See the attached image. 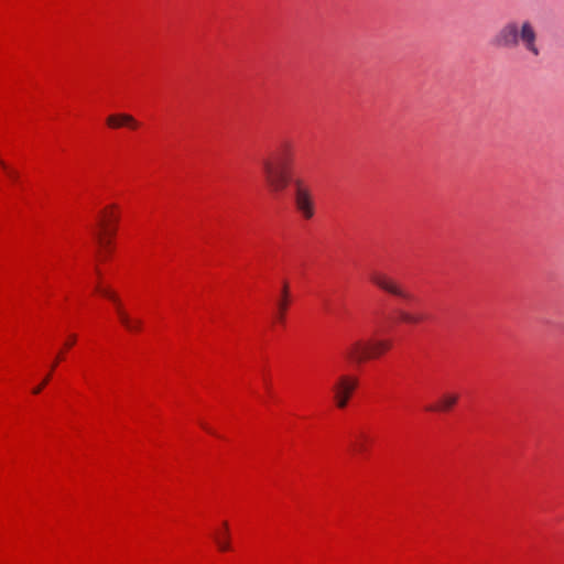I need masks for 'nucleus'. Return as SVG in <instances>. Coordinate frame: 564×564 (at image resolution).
Returning <instances> with one entry per match:
<instances>
[{
  "label": "nucleus",
  "instance_id": "19",
  "mask_svg": "<svg viewBox=\"0 0 564 564\" xmlns=\"http://www.w3.org/2000/svg\"><path fill=\"white\" fill-rule=\"evenodd\" d=\"M109 252H110V248L109 249H100V257L102 259H106L107 256L109 254Z\"/></svg>",
  "mask_w": 564,
  "mask_h": 564
},
{
  "label": "nucleus",
  "instance_id": "1",
  "mask_svg": "<svg viewBox=\"0 0 564 564\" xmlns=\"http://www.w3.org/2000/svg\"><path fill=\"white\" fill-rule=\"evenodd\" d=\"M491 45L499 50L521 47L534 58L541 55L536 26L528 19L509 20L502 24L492 36Z\"/></svg>",
  "mask_w": 564,
  "mask_h": 564
},
{
  "label": "nucleus",
  "instance_id": "5",
  "mask_svg": "<svg viewBox=\"0 0 564 564\" xmlns=\"http://www.w3.org/2000/svg\"><path fill=\"white\" fill-rule=\"evenodd\" d=\"M357 387L358 379L356 377L340 375L332 387L336 406L339 409L346 408Z\"/></svg>",
  "mask_w": 564,
  "mask_h": 564
},
{
  "label": "nucleus",
  "instance_id": "3",
  "mask_svg": "<svg viewBox=\"0 0 564 564\" xmlns=\"http://www.w3.org/2000/svg\"><path fill=\"white\" fill-rule=\"evenodd\" d=\"M294 189V206L296 212L305 220H310L315 215V200L312 188L303 178L292 181Z\"/></svg>",
  "mask_w": 564,
  "mask_h": 564
},
{
  "label": "nucleus",
  "instance_id": "9",
  "mask_svg": "<svg viewBox=\"0 0 564 564\" xmlns=\"http://www.w3.org/2000/svg\"><path fill=\"white\" fill-rule=\"evenodd\" d=\"M107 124L110 128H120L122 126H128L132 129L138 128V121L130 115L127 113H118L111 115L107 118Z\"/></svg>",
  "mask_w": 564,
  "mask_h": 564
},
{
  "label": "nucleus",
  "instance_id": "8",
  "mask_svg": "<svg viewBox=\"0 0 564 564\" xmlns=\"http://www.w3.org/2000/svg\"><path fill=\"white\" fill-rule=\"evenodd\" d=\"M458 398L459 397L456 393H452V392L444 393L440 398L438 402L436 404L429 405L426 408V411L447 412V411L452 410L453 406L457 403Z\"/></svg>",
  "mask_w": 564,
  "mask_h": 564
},
{
  "label": "nucleus",
  "instance_id": "17",
  "mask_svg": "<svg viewBox=\"0 0 564 564\" xmlns=\"http://www.w3.org/2000/svg\"><path fill=\"white\" fill-rule=\"evenodd\" d=\"M117 219H118V217L115 214H112V213L108 214L105 212V219H102L101 221H106L108 225H110V223H112V221L115 223V221H117Z\"/></svg>",
  "mask_w": 564,
  "mask_h": 564
},
{
  "label": "nucleus",
  "instance_id": "10",
  "mask_svg": "<svg viewBox=\"0 0 564 564\" xmlns=\"http://www.w3.org/2000/svg\"><path fill=\"white\" fill-rule=\"evenodd\" d=\"M288 306H289V284H288V282H284L282 290H281V296L276 303V308H278L276 318L281 323L284 322Z\"/></svg>",
  "mask_w": 564,
  "mask_h": 564
},
{
  "label": "nucleus",
  "instance_id": "18",
  "mask_svg": "<svg viewBox=\"0 0 564 564\" xmlns=\"http://www.w3.org/2000/svg\"><path fill=\"white\" fill-rule=\"evenodd\" d=\"M75 341H76V336L70 335L68 343H66V347H72L75 344Z\"/></svg>",
  "mask_w": 564,
  "mask_h": 564
},
{
  "label": "nucleus",
  "instance_id": "20",
  "mask_svg": "<svg viewBox=\"0 0 564 564\" xmlns=\"http://www.w3.org/2000/svg\"><path fill=\"white\" fill-rule=\"evenodd\" d=\"M42 389H43V384H39L36 388L33 389V393L37 394L42 391Z\"/></svg>",
  "mask_w": 564,
  "mask_h": 564
},
{
  "label": "nucleus",
  "instance_id": "11",
  "mask_svg": "<svg viewBox=\"0 0 564 564\" xmlns=\"http://www.w3.org/2000/svg\"><path fill=\"white\" fill-rule=\"evenodd\" d=\"M370 347V359L377 358L391 348V341L387 339L368 340Z\"/></svg>",
  "mask_w": 564,
  "mask_h": 564
},
{
  "label": "nucleus",
  "instance_id": "15",
  "mask_svg": "<svg viewBox=\"0 0 564 564\" xmlns=\"http://www.w3.org/2000/svg\"><path fill=\"white\" fill-rule=\"evenodd\" d=\"M99 226H100V229L98 231H101L104 234V236H106V235L111 236L115 234V228H111L110 225H108L106 221H100Z\"/></svg>",
  "mask_w": 564,
  "mask_h": 564
},
{
  "label": "nucleus",
  "instance_id": "22",
  "mask_svg": "<svg viewBox=\"0 0 564 564\" xmlns=\"http://www.w3.org/2000/svg\"><path fill=\"white\" fill-rule=\"evenodd\" d=\"M356 448H357L358 451H364V449H365V446H364L362 444H360V445H357V446H356Z\"/></svg>",
  "mask_w": 564,
  "mask_h": 564
},
{
  "label": "nucleus",
  "instance_id": "7",
  "mask_svg": "<svg viewBox=\"0 0 564 564\" xmlns=\"http://www.w3.org/2000/svg\"><path fill=\"white\" fill-rule=\"evenodd\" d=\"M346 360L352 365H361L370 359V347L368 340L356 339L350 341L344 349Z\"/></svg>",
  "mask_w": 564,
  "mask_h": 564
},
{
  "label": "nucleus",
  "instance_id": "23",
  "mask_svg": "<svg viewBox=\"0 0 564 564\" xmlns=\"http://www.w3.org/2000/svg\"><path fill=\"white\" fill-rule=\"evenodd\" d=\"M203 427H204L207 432H209V433H214V432H213L208 426L203 425Z\"/></svg>",
  "mask_w": 564,
  "mask_h": 564
},
{
  "label": "nucleus",
  "instance_id": "14",
  "mask_svg": "<svg viewBox=\"0 0 564 564\" xmlns=\"http://www.w3.org/2000/svg\"><path fill=\"white\" fill-rule=\"evenodd\" d=\"M94 236L100 249H109L111 241L101 231H94Z\"/></svg>",
  "mask_w": 564,
  "mask_h": 564
},
{
  "label": "nucleus",
  "instance_id": "16",
  "mask_svg": "<svg viewBox=\"0 0 564 564\" xmlns=\"http://www.w3.org/2000/svg\"><path fill=\"white\" fill-rule=\"evenodd\" d=\"M0 166L7 171L10 178H12L13 181H15L18 178V173L15 171L9 170L7 164L1 159H0Z\"/></svg>",
  "mask_w": 564,
  "mask_h": 564
},
{
  "label": "nucleus",
  "instance_id": "4",
  "mask_svg": "<svg viewBox=\"0 0 564 564\" xmlns=\"http://www.w3.org/2000/svg\"><path fill=\"white\" fill-rule=\"evenodd\" d=\"M370 281L381 291L410 302L413 300V295L394 278L382 271H372L370 273Z\"/></svg>",
  "mask_w": 564,
  "mask_h": 564
},
{
  "label": "nucleus",
  "instance_id": "24",
  "mask_svg": "<svg viewBox=\"0 0 564 564\" xmlns=\"http://www.w3.org/2000/svg\"><path fill=\"white\" fill-rule=\"evenodd\" d=\"M57 362H58L57 360H55L54 362H52V367H51V368H52V370L56 367Z\"/></svg>",
  "mask_w": 564,
  "mask_h": 564
},
{
  "label": "nucleus",
  "instance_id": "2",
  "mask_svg": "<svg viewBox=\"0 0 564 564\" xmlns=\"http://www.w3.org/2000/svg\"><path fill=\"white\" fill-rule=\"evenodd\" d=\"M294 161V148L290 142L281 143L260 162L263 177L273 193H280L290 183V171Z\"/></svg>",
  "mask_w": 564,
  "mask_h": 564
},
{
  "label": "nucleus",
  "instance_id": "12",
  "mask_svg": "<svg viewBox=\"0 0 564 564\" xmlns=\"http://www.w3.org/2000/svg\"><path fill=\"white\" fill-rule=\"evenodd\" d=\"M223 527H224V532L215 534L214 540L220 551H228L230 549L228 523L224 522Z\"/></svg>",
  "mask_w": 564,
  "mask_h": 564
},
{
  "label": "nucleus",
  "instance_id": "21",
  "mask_svg": "<svg viewBox=\"0 0 564 564\" xmlns=\"http://www.w3.org/2000/svg\"><path fill=\"white\" fill-rule=\"evenodd\" d=\"M48 380H50V375H47V377L43 381H40V384H43V388H44L45 384L48 382Z\"/></svg>",
  "mask_w": 564,
  "mask_h": 564
},
{
  "label": "nucleus",
  "instance_id": "6",
  "mask_svg": "<svg viewBox=\"0 0 564 564\" xmlns=\"http://www.w3.org/2000/svg\"><path fill=\"white\" fill-rule=\"evenodd\" d=\"M96 290L115 303L119 321L124 326V328L127 330H129V332H140L141 330L142 321L133 319L129 316V314L122 308L121 302L115 292H112L109 289H102L100 286H97Z\"/></svg>",
  "mask_w": 564,
  "mask_h": 564
},
{
  "label": "nucleus",
  "instance_id": "13",
  "mask_svg": "<svg viewBox=\"0 0 564 564\" xmlns=\"http://www.w3.org/2000/svg\"><path fill=\"white\" fill-rule=\"evenodd\" d=\"M398 314L400 321L406 324H419L424 319L423 315L412 314L403 310H400Z\"/></svg>",
  "mask_w": 564,
  "mask_h": 564
}]
</instances>
